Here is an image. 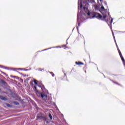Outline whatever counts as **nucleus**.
<instances>
[{
    "mask_svg": "<svg viewBox=\"0 0 125 125\" xmlns=\"http://www.w3.org/2000/svg\"><path fill=\"white\" fill-rule=\"evenodd\" d=\"M50 74L52 75L53 77H54L55 76L54 73H53V72H50Z\"/></svg>",
    "mask_w": 125,
    "mask_h": 125,
    "instance_id": "nucleus-8",
    "label": "nucleus"
},
{
    "mask_svg": "<svg viewBox=\"0 0 125 125\" xmlns=\"http://www.w3.org/2000/svg\"><path fill=\"white\" fill-rule=\"evenodd\" d=\"M76 64H77L78 65H83V62H79L78 63V62H76Z\"/></svg>",
    "mask_w": 125,
    "mask_h": 125,
    "instance_id": "nucleus-5",
    "label": "nucleus"
},
{
    "mask_svg": "<svg viewBox=\"0 0 125 125\" xmlns=\"http://www.w3.org/2000/svg\"><path fill=\"white\" fill-rule=\"evenodd\" d=\"M113 23V18H111V21L110 22V24H112Z\"/></svg>",
    "mask_w": 125,
    "mask_h": 125,
    "instance_id": "nucleus-9",
    "label": "nucleus"
},
{
    "mask_svg": "<svg viewBox=\"0 0 125 125\" xmlns=\"http://www.w3.org/2000/svg\"><path fill=\"white\" fill-rule=\"evenodd\" d=\"M77 21H79V14H78L77 16Z\"/></svg>",
    "mask_w": 125,
    "mask_h": 125,
    "instance_id": "nucleus-10",
    "label": "nucleus"
},
{
    "mask_svg": "<svg viewBox=\"0 0 125 125\" xmlns=\"http://www.w3.org/2000/svg\"><path fill=\"white\" fill-rule=\"evenodd\" d=\"M34 83H35V84H38V83L37 82V80H34Z\"/></svg>",
    "mask_w": 125,
    "mask_h": 125,
    "instance_id": "nucleus-7",
    "label": "nucleus"
},
{
    "mask_svg": "<svg viewBox=\"0 0 125 125\" xmlns=\"http://www.w3.org/2000/svg\"><path fill=\"white\" fill-rule=\"evenodd\" d=\"M2 74H3L4 75H5V73H4V72H2Z\"/></svg>",
    "mask_w": 125,
    "mask_h": 125,
    "instance_id": "nucleus-14",
    "label": "nucleus"
},
{
    "mask_svg": "<svg viewBox=\"0 0 125 125\" xmlns=\"http://www.w3.org/2000/svg\"><path fill=\"white\" fill-rule=\"evenodd\" d=\"M83 8V5H82V0H78V13H80L83 15V14L84 15H88L89 16L90 15V13L89 12V11H88V9L87 8H85V7H83V10L84 11V13L82 12V10H81V8Z\"/></svg>",
    "mask_w": 125,
    "mask_h": 125,
    "instance_id": "nucleus-1",
    "label": "nucleus"
},
{
    "mask_svg": "<svg viewBox=\"0 0 125 125\" xmlns=\"http://www.w3.org/2000/svg\"><path fill=\"white\" fill-rule=\"evenodd\" d=\"M19 70H22V69H21V68H19Z\"/></svg>",
    "mask_w": 125,
    "mask_h": 125,
    "instance_id": "nucleus-15",
    "label": "nucleus"
},
{
    "mask_svg": "<svg viewBox=\"0 0 125 125\" xmlns=\"http://www.w3.org/2000/svg\"><path fill=\"white\" fill-rule=\"evenodd\" d=\"M109 26H111V24H110V25H109Z\"/></svg>",
    "mask_w": 125,
    "mask_h": 125,
    "instance_id": "nucleus-17",
    "label": "nucleus"
},
{
    "mask_svg": "<svg viewBox=\"0 0 125 125\" xmlns=\"http://www.w3.org/2000/svg\"><path fill=\"white\" fill-rule=\"evenodd\" d=\"M100 0V1H102V0Z\"/></svg>",
    "mask_w": 125,
    "mask_h": 125,
    "instance_id": "nucleus-16",
    "label": "nucleus"
},
{
    "mask_svg": "<svg viewBox=\"0 0 125 125\" xmlns=\"http://www.w3.org/2000/svg\"><path fill=\"white\" fill-rule=\"evenodd\" d=\"M109 13H108V15H109Z\"/></svg>",
    "mask_w": 125,
    "mask_h": 125,
    "instance_id": "nucleus-18",
    "label": "nucleus"
},
{
    "mask_svg": "<svg viewBox=\"0 0 125 125\" xmlns=\"http://www.w3.org/2000/svg\"><path fill=\"white\" fill-rule=\"evenodd\" d=\"M16 105H19V103H17L16 104Z\"/></svg>",
    "mask_w": 125,
    "mask_h": 125,
    "instance_id": "nucleus-13",
    "label": "nucleus"
},
{
    "mask_svg": "<svg viewBox=\"0 0 125 125\" xmlns=\"http://www.w3.org/2000/svg\"><path fill=\"white\" fill-rule=\"evenodd\" d=\"M49 117L50 120H52V116H51V114H49Z\"/></svg>",
    "mask_w": 125,
    "mask_h": 125,
    "instance_id": "nucleus-6",
    "label": "nucleus"
},
{
    "mask_svg": "<svg viewBox=\"0 0 125 125\" xmlns=\"http://www.w3.org/2000/svg\"><path fill=\"white\" fill-rule=\"evenodd\" d=\"M41 97L42 98H44V99H46V97H47V96L43 94H41Z\"/></svg>",
    "mask_w": 125,
    "mask_h": 125,
    "instance_id": "nucleus-4",
    "label": "nucleus"
},
{
    "mask_svg": "<svg viewBox=\"0 0 125 125\" xmlns=\"http://www.w3.org/2000/svg\"><path fill=\"white\" fill-rule=\"evenodd\" d=\"M0 99H1V100H4V101L7 100V99H6L5 97L2 96H0Z\"/></svg>",
    "mask_w": 125,
    "mask_h": 125,
    "instance_id": "nucleus-3",
    "label": "nucleus"
},
{
    "mask_svg": "<svg viewBox=\"0 0 125 125\" xmlns=\"http://www.w3.org/2000/svg\"><path fill=\"white\" fill-rule=\"evenodd\" d=\"M100 11L102 14H103V16L100 14H97L93 16V18L96 17V18L98 19H101V20H104V19H106L107 16L106 15V14L103 13V12L105 11V8H104V6H102L101 7V9H100Z\"/></svg>",
    "mask_w": 125,
    "mask_h": 125,
    "instance_id": "nucleus-2",
    "label": "nucleus"
},
{
    "mask_svg": "<svg viewBox=\"0 0 125 125\" xmlns=\"http://www.w3.org/2000/svg\"><path fill=\"white\" fill-rule=\"evenodd\" d=\"M113 36L114 39V41H116V39H115V35H114V34H113Z\"/></svg>",
    "mask_w": 125,
    "mask_h": 125,
    "instance_id": "nucleus-11",
    "label": "nucleus"
},
{
    "mask_svg": "<svg viewBox=\"0 0 125 125\" xmlns=\"http://www.w3.org/2000/svg\"><path fill=\"white\" fill-rule=\"evenodd\" d=\"M34 88H35V90H37V87L34 86Z\"/></svg>",
    "mask_w": 125,
    "mask_h": 125,
    "instance_id": "nucleus-12",
    "label": "nucleus"
}]
</instances>
